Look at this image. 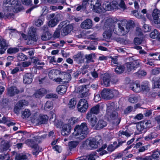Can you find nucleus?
Instances as JSON below:
<instances>
[{"instance_id":"f257e3e1","label":"nucleus","mask_w":160,"mask_h":160,"mask_svg":"<svg viewBox=\"0 0 160 160\" xmlns=\"http://www.w3.org/2000/svg\"><path fill=\"white\" fill-rule=\"evenodd\" d=\"M116 23H111L107 27V29L103 33V37L109 39L112 35V31L115 34L120 36H124L127 34L130 29L134 26V23L132 21L128 22L125 20L121 21L118 23V29L116 31L115 28Z\"/></svg>"},{"instance_id":"f03ea898","label":"nucleus","mask_w":160,"mask_h":160,"mask_svg":"<svg viewBox=\"0 0 160 160\" xmlns=\"http://www.w3.org/2000/svg\"><path fill=\"white\" fill-rule=\"evenodd\" d=\"M18 0H4L3 10L0 12V18H10L13 15V12H18L21 9L19 7Z\"/></svg>"},{"instance_id":"7ed1b4c3","label":"nucleus","mask_w":160,"mask_h":160,"mask_svg":"<svg viewBox=\"0 0 160 160\" xmlns=\"http://www.w3.org/2000/svg\"><path fill=\"white\" fill-rule=\"evenodd\" d=\"M74 131L72 134V138L82 140L86 137L88 133V128L87 124L82 123L81 125H77L74 128Z\"/></svg>"},{"instance_id":"20e7f679","label":"nucleus","mask_w":160,"mask_h":160,"mask_svg":"<svg viewBox=\"0 0 160 160\" xmlns=\"http://www.w3.org/2000/svg\"><path fill=\"white\" fill-rule=\"evenodd\" d=\"M113 104L112 103L107 105L106 117L108 119L115 120L114 123L118 125L120 122V119L118 118V113L116 111H113L114 108L113 106Z\"/></svg>"},{"instance_id":"39448f33","label":"nucleus","mask_w":160,"mask_h":160,"mask_svg":"<svg viewBox=\"0 0 160 160\" xmlns=\"http://www.w3.org/2000/svg\"><path fill=\"white\" fill-rule=\"evenodd\" d=\"M119 92L117 90L109 89H104L101 92L102 98L106 99H111L114 96H117Z\"/></svg>"},{"instance_id":"423d86ee","label":"nucleus","mask_w":160,"mask_h":160,"mask_svg":"<svg viewBox=\"0 0 160 160\" xmlns=\"http://www.w3.org/2000/svg\"><path fill=\"white\" fill-rule=\"evenodd\" d=\"M40 133L38 132H34L32 133L30 136L32 139H28L26 141V144L30 146H33L36 141L41 138V136L39 135Z\"/></svg>"},{"instance_id":"0eeeda50","label":"nucleus","mask_w":160,"mask_h":160,"mask_svg":"<svg viewBox=\"0 0 160 160\" xmlns=\"http://www.w3.org/2000/svg\"><path fill=\"white\" fill-rule=\"evenodd\" d=\"M88 103L87 101L83 98L80 99L78 104V111L81 112H86L88 107Z\"/></svg>"},{"instance_id":"6e6552de","label":"nucleus","mask_w":160,"mask_h":160,"mask_svg":"<svg viewBox=\"0 0 160 160\" xmlns=\"http://www.w3.org/2000/svg\"><path fill=\"white\" fill-rule=\"evenodd\" d=\"M159 152L158 150L152 151V154L150 156L146 157L144 158L140 157H138L136 158L137 160H158V158L159 157Z\"/></svg>"},{"instance_id":"1a4fd4ad","label":"nucleus","mask_w":160,"mask_h":160,"mask_svg":"<svg viewBox=\"0 0 160 160\" xmlns=\"http://www.w3.org/2000/svg\"><path fill=\"white\" fill-rule=\"evenodd\" d=\"M28 103V102L25 100L20 101L16 104L14 108V111L15 113L18 114L22 108L24 106H27Z\"/></svg>"},{"instance_id":"9d476101","label":"nucleus","mask_w":160,"mask_h":160,"mask_svg":"<svg viewBox=\"0 0 160 160\" xmlns=\"http://www.w3.org/2000/svg\"><path fill=\"white\" fill-rule=\"evenodd\" d=\"M91 5L93 6V9L96 12L101 11V6L100 0H91Z\"/></svg>"},{"instance_id":"9b49d317","label":"nucleus","mask_w":160,"mask_h":160,"mask_svg":"<svg viewBox=\"0 0 160 160\" xmlns=\"http://www.w3.org/2000/svg\"><path fill=\"white\" fill-rule=\"evenodd\" d=\"M87 114L86 118L90 123L92 127H94L96 128V126L97 123V119L96 116L94 115Z\"/></svg>"},{"instance_id":"f8f14e48","label":"nucleus","mask_w":160,"mask_h":160,"mask_svg":"<svg viewBox=\"0 0 160 160\" xmlns=\"http://www.w3.org/2000/svg\"><path fill=\"white\" fill-rule=\"evenodd\" d=\"M85 143L87 145H88V147H89V148L90 149H96L98 146V142L94 138L87 139L85 142Z\"/></svg>"},{"instance_id":"ddd939ff","label":"nucleus","mask_w":160,"mask_h":160,"mask_svg":"<svg viewBox=\"0 0 160 160\" xmlns=\"http://www.w3.org/2000/svg\"><path fill=\"white\" fill-rule=\"evenodd\" d=\"M125 65L128 72L132 71L138 67L139 66V63L138 61H133L132 62H128L126 63Z\"/></svg>"},{"instance_id":"4468645a","label":"nucleus","mask_w":160,"mask_h":160,"mask_svg":"<svg viewBox=\"0 0 160 160\" xmlns=\"http://www.w3.org/2000/svg\"><path fill=\"white\" fill-rule=\"evenodd\" d=\"M92 26V21L90 19H87L84 20L81 24V28L84 29H88Z\"/></svg>"},{"instance_id":"2eb2a0df","label":"nucleus","mask_w":160,"mask_h":160,"mask_svg":"<svg viewBox=\"0 0 160 160\" xmlns=\"http://www.w3.org/2000/svg\"><path fill=\"white\" fill-rule=\"evenodd\" d=\"M71 126L67 124H63L62 127L61 134L63 136L68 135L71 132Z\"/></svg>"},{"instance_id":"dca6fc26","label":"nucleus","mask_w":160,"mask_h":160,"mask_svg":"<svg viewBox=\"0 0 160 160\" xmlns=\"http://www.w3.org/2000/svg\"><path fill=\"white\" fill-rule=\"evenodd\" d=\"M35 29L33 27H31L28 29L29 39L36 42L38 38L35 34Z\"/></svg>"},{"instance_id":"f3484780","label":"nucleus","mask_w":160,"mask_h":160,"mask_svg":"<svg viewBox=\"0 0 160 160\" xmlns=\"http://www.w3.org/2000/svg\"><path fill=\"white\" fill-rule=\"evenodd\" d=\"M153 21L156 24L160 23V11L157 9H155L152 14Z\"/></svg>"},{"instance_id":"a211bd4d","label":"nucleus","mask_w":160,"mask_h":160,"mask_svg":"<svg viewBox=\"0 0 160 160\" xmlns=\"http://www.w3.org/2000/svg\"><path fill=\"white\" fill-rule=\"evenodd\" d=\"M60 15L57 14L55 15L54 18L52 19L49 21L48 26L50 27H53L56 26L59 22Z\"/></svg>"},{"instance_id":"6ab92c4d","label":"nucleus","mask_w":160,"mask_h":160,"mask_svg":"<svg viewBox=\"0 0 160 160\" xmlns=\"http://www.w3.org/2000/svg\"><path fill=\"white\" fill-rule=\"evenodd\" d=\"M47 93L46 90L43 88H41L36 91L33 94V96L37 98L42 97Z\"/></svg>"},{"instance_id":"aec40b11","label":"nucleus","mask_w":160,"mask_h":160,"mask_svg":"<svg viewBox=\"0 0 160 160\" xmlns=\"http://www.w3.org/2000/svg\"><path fill=\"white\" fill-rule=\"evenodd\" d=\"M8 45L6 40L3 39H0V54H3L7 48Z\"/></svg>"},{"instance_id":"412c9836","label":"nucleus","mask_w":160,"mask_h":160,"mask_svg":"<svg viewBox=\"0 0 160 160\" xmlns=\"http://www.w3.org/2000/svg\"><path fill=\"white\" fill-rule=\"evenodd\" d=\"M33 76L30 73L25 74L23 77V81L26 84L31 83L32 81Z\"/></svg>"},{"instance_id":"4be33fe9","label":"nucleus","mask_w":160,"mask_h":160,"mask_svg":"<svg viewBox=\"0 0 160 160\" xmlns=\"http://www.w3.org/2000/svg\"><path fill=\"white\" fill-rule=\"evenodd\" d=\"M19 90L15 87H11L8 89V95L10 96H12L18 94Z\"/></svg>"},{"instance_id":"5701e85b","label":"nucleus","mask_w":160,"mask_h":160,"mask_svg":"<svg viewBox=\"0 0 160 160\" xmlns=\"http://www.w3.org/2000/svg\"><path fill=\"white\" fill-rule=\"evenodd\" d=\"M60 73V71L56 69H52L50 70L48 72V76L51 79H55V78L57 75Z\"/></svg>"},{"instance_id":"b1692460","label":"nucleus","mask_w":160,"mask_h":160,"mask_svg":"<svg viewBox=\"0 0 160 160\" xmlns=\"http://www.w3.org/2000/svg\"><path fill=\"white\" fill-rule=\"evenodd\" d=\"M72 26L68 25L64 27L61 31V34L62 36L67 35L70 33L72 30Z\"/></svg>"},{"instance_id":"393cba45","label":"nucleus","mask_w":160,"mask_h":160,"mask_svg":"<svg viewBox=\"0 0 160 160\" xmlns=\"http://www.w3.org/2000/svg\"><path fill=\"white\" fill-rule=\"evenodd\" d=\"M10 146V144L8 142L2 140L1 143L0 149L2 151L8 150Z\"/></svg>"},{"instance_id":"a878e982","label":"nucleus","mask_w":160,"mask_h":160,"mask_svg":"<svg viewBox=\"0 0 160 160\" xmlns=\"http://www.w3.org/2000/svg\"><path fill=\"white\" fill-rule=\"evenodd\" d=\"M141 90L143 92H148L150 90L149 85L147 81H144L141 85Z\"/></svg>"},{"instance_id":"bb28decb","label":"nucleus","mask_w":160,"mask_h":160,"mask_svg":"<svg viewBox=\"0 0 160 160\" xmlns=\"http://www.w3.org/2000/svg\"><path fill=\"white\" fill-rule=\"evenodd\" d=\"M48 119V117L47 115L41 116L37 120H36V122L38 124H44L47 122Z\"/></svg>"},{"instance_id":"cd10ccee","label":"nucleus","mask_w":160,"mask_h":160,"mask_svg":"<svg viewBox=\"0 0 160 160\" xmlns=\"http://www.w3.org/2000/svg\"><path fill=\"white\" fill-rule=\"evenodd\" d=\"M110 76L108 74H105L103 75V84L106 87L110 86Z\"/></svg>"},{"instance_id":"c85d7f7f","label":"nucleus","mask_w":160,"mask_h":160,"mask_svg":"<svg viewBox=\"0 0 160 160\" xmlns=\"http://www.w3.org/2000/svg\"><path fill=\"white\" fill-rule=\"evenodd\" d=\"M107 124V122L101 119L99 120L96 126V129H99L102 128L106 127Z\"/></svg>"},{"instance_id":"c756f323","label":"nucleus","mask_w":160,"mask_h":160,"mask_svg":"<svg viewBox=\"0 0 160 160\" xmlns=\"http://www.w3.org/2000/svg\"><path fill=\"white\" fill-rule=\"evenodd\" d=\"M67 88L64 85H59L57 88L56 91L59 94H62L67 91Z\"/></svg>"},{"instance_id":"7c9ffc66","label":"nucleus","mask_w":160,"mask_h":160,"mask_svg":"<svg viewBox=\"0 0 160 160\" xmlns=\"http://www.w3.org/2000/svg\"><path fill=\"white\" fill-rule=\"evenodd\" d=\"M152 88H160V78H154L152 80Z\"/></svg>"},{"instance_id":"2f4dec72","label":"nucleus","mask_w":160,"mask_h":160,"mask_svg":"<svg viewBox=\"0 0 160 160\" xmlns=\"http://www.w3.org/2000/svg\"><path fill=\"white\" fill-rule=\"evenodd\" d=\"M31 112L28 109H25L22 111L21 113V117L23 118H27L31 115Z\"/></svg>"},{"instance_id":"473e14b6","label":"nucleus","mask_w":160,"mask_h":160,"mask_svg":"<svg viewBox=\"0 0 160 160\" xmlns=\"http://www.w3.org/2000/svg\"><path fill=\"white\" fill-rule=\"evenodd\" d=\"M99 106L98 105H96L91 108L90 111L87 114H89L91 115L93 114H97L99 112Z\"/></svg>"},{"instance_id":"72a5a7b5","label":"nucleus","mask_w":160,"mask_h":160,"mask_svg":"<svg viewBox=\"0 0 160 160\" xmlns=\"http://www.w3.org/2000/svg\"><path fill=\"white\" fill-rule=\"evenodd\" d=\"M89 0H83L82 3L81 5L78 6L76 9L79 11L81 10H84L86 7V5Z\"/></svg>"},{"instance_id":"f704fd0d","label":"nucleus","mask_w":160,"mask_h":160,"mask_svg":"<svg viewBox=\"0 0 160 160\" xmlns=\"http://www.w3.org/2000/svg\"><path fill=\"white\" fill-rule=\"evenodd\" d=\"M2 123L6 124L8 126L14 125L15 124L14 123L11 122L9 118L5 117L2 118Z\"/></svg>"},{"instance_id":"c9c22d12","label":"nucleus","mask_w":160,"mask_h":160,"mask_svg":"<svg viewBox=\"0 0 160 160\" xmlns=\"http://www.w3.org/2000/svg\"><path fill=\"white\" fill-rule=\"evenodd\" d=\"M29 154L26 155L23 154H17L15 157L16 160H26L28 158Z\"/></svg>"},{"instance_id":"e433bc0d","label":"nucleus","mask_w":160,"mask_h":160,"mask_svg":"<svg viewBox=\"0 0 160 160\" xmlns=\"http://www.w3.org/2000/svg\"><path fill=\"white\" fill-rule=\"evenodd\" d=\"M77 120L76 118L71 117L66 120V123L67 124L71 126L75 124L77 122Z\"/></svg>"},{"instance_id":"4c0bfd02","label":"nucleus","mask_w":160,"mask_h":160,"mask_svg":"<svg viewBox=\"0 0 160 160\" xmlns=\"http://www.w3.org/2000/svg\"><path fill=\"white\" fill-rule=\"evenodd\" d=\"M157 134L155 132H151L144 137V139L149 141L157 137Z\"/></svg>"},{"instance_id":"58836bf2","label":"nucleus","mask_w":160,"mask_h":160,"mask_svg":"<svg viewBox=\"0 0 160 160\" xmlns=\"http://www.w3.org/2000/svg\"><path fill=\"white\" fill-rule=\"evenodd\" d=\"M133 86L132 88V90L134 91L138 92L141 91V87L140 85L136 82L135 83L133 84Z\"/></svg>"},{"instance_id":"ea45409f","label":"nucleus","mask_w":160,"mask_h":160,"mask_svg":"<svg viewBox=\"0 0 160 160\" xmlns=\"http://www.w3.org/2000/svg\"><path fill=\"white\" fill-rule=\"evenodd\" d=\"M103 8L106 10L110 11L112 10L110 2L105 1L103 5Z\"/></svg>"},{"instance_id":"a19ab883","label":"nucleus","mask_w":160,"mask_h":160,"mask_svg":"<svg viewBox=\"0 0 160 160\" xmlns=\"http://www.w3.org/2000/svg\"><path fill=\"white\" fill-rule=\"evenodd\" d=\"M78 92L79 93H82L83 94L88 95V93L87 92L88 90H87L86 87L85 86H80L78 88Z\"/></svg>"},{"instance_id":"79ce46f5","label":"nucleus","mask_w":160,"mask_h":160,"mask_svg":"<svg viewBox=\"0 0 160 160\" xmlns=\"http://www.w3.org/2000/svg\"><path fill=\"white\" fill-rule=\"evenodd\" d=\"M78 144V141H71L68 143V147L69 149L71 150L73 148H75Z\"/></svg>"},{"instance_id":"37998d69","label":"nucleus","mask_w":160,"mask_h":160,"mask_svg":"<svg viewBox=\"0 0 160 160\" xmlns=\"http://www.w3.org/2000/svg\"><path fill=\"white\" fill-rule=\"evenodd\" d=\"M137 128L138 131L141 132L144 129H146V127L144 126V124L142 122L138 123L137 125Z\"/></svg>"},{"instance_id":"c03bdc74","label":"nucleus","mask_w":160,"mask_h":160,"mask_svg":"<svg viewBox=\"0 0 160 160\" xmlns=\"http://www.w3.org/2000/svg\"><path fill=\"white\" fill-rule=\"evenodd\" d=\"M62 75L64 76L63 79L64 82H68L70 81L71 78V75L68 73H65L62 74Z\"/></svg>"},{"instance_id":"a18cd8bd","label":"nucleus","mask_w":160,"mask_h":160,"mask_svg":"<svg viewBox=\"0 0 160 160\" xmlns=\"http://www.w3.org/2000/svg\"><path fill=\"white\" fill-rule=\"evenodd\" d=\"M74 58V60L78 63H82L83 62V60L82 58V57L80 54L78 53L75 56Z\"/></svg>"},{"instance_id":"49530a36","label":"nucleus","mask_w":160,"mask_h":160,"mask_svg":"<svg viewBox=\"0 0 160 160\" xmlns=\"http://www.w3.org/2000/svg\"><path fill=\"white\" fill-rule=\"evenodd\" d=\"M42 10L41 11V15L44 16L46 15L48 12V7L45 6L41 7Z\"/></svg>"},{"instance_id":"de8ad7c7","label":"nucleus","mask_w":160,"mask_h":160,"mask_svg":"<svg viewBox=\"0 0 160 160\" xmlns=\"http://www.w3.org/2000/svg\"><path fill=\"white\" fill-rule=\"evenodd\" d=\"M125 70V67L122 66H120L117 67L115 70V72L118 74H120L123 72Z\"/></svg>"},{"instance_id":"09e8293b","label":"nucleus","mask_w":160,"mask_h":160,"mask_svg":"<svg viewBox=\"0 0 160 160\" xmlns=\"http://www.w3.org/2000/svg\"><path fill=\"white\" fill-rule=\"evenodd\" d=\"M51 37L50 34L48 32H47L42 36L41 39L43 40L46 41L49 39Z\"/></svg>"},{"instance_id":"8fccbe9b","label":"nucleus","mask_w":160,"mask_h":160,"mask_svg":"<svg viewBox=\"0 0 160 160\" xmlns=\"http://www.w3.org/2000/svg\"><path fill=\"white\" fill-rule=\"evenodd\" d=\"M98 158L96 152H93L87 157L88 160H95Z\"/></svg>"},{"instance_id":"3c124183","label":"nucleus","mask_w":160,"mask_h":160,"mask_svg":"<svg viewBox=\"0 0 160 160\" xmlns=\"http://www.w3.org/2000/svg\"><path fill=\"white\" fill-rule=\"evenodd\" d=\"M125 152H123L122 153H119L115 156V159L117 160L120 159V160H125L126 158L125 157Z\"/></svg>"},{"instance_id":"603ef678","label":"nucleus","mask_w":160,"mask_h":160,"mask_svg":"<svg viewBox=\"0 0 160 160\" xmlns=\"http://www.w3.org/2000/svg\"><path fill=\"white\" fill-rule=\"evenodd\" d=\"M19 51L18 48H9L7 52L8 53H14L18 52Z\"/></svg>"},{"instance_id":"864d4df0","label":"nucleus","mask_w":160,"mask_h":160,"mask_svg":"<svg viewBox=\"0 0 160 160\" xmlns=\"http://www.w3.org/2000/svg\"><path fill=\"white\" fill-rule=\"evenodd\" d=\"M52 103L50 101H48L45 104L44 106V109L47 110L48 109H51L52 107Z\"/></svg>"},{"instance_id":"5fc2aeb1","label":"nucleus","mask_w":160,"mask_h":160,"mask_svg":"<svg viewBox=\"0 0 160 160\" xmlns=\"http://www.w3.org/2000/svg\"><path fill=\"white\" fill-rule=\"evenodd\" d=\"M76 102L74 98L70 100L68 105L70 108H73L75 106Z\"/></svg>"},{"instance_id":"6e6d98bb","label":"nucleus","mask_w":160,"mask_h":160,"mask_svg":"<svg viewBox=\"0 0 160 160\" xmlns=\"http://www.w3.org/2000/svg\"><path fill=\"white\" fill-rule=\"evenodd\" d=\"M112 10L116 9L118 6V2L116 0H113L110 2Z\"/></svg>"},{"instance_id":"4d7b16f0","label":"nucleus","mask_w":160,"mask_h":160,"mask_svg":"<svg viewBox=\"0 0 160 160\" xmlns=\"http://www.w3.org/2000/svg\"><path fill=\"white\" fill-rule=\"evenodd\" d=\"M17 58L19 61H23L26 59V57L22 53H19L17 56Z\"/></svg>"},{"instance_id":"13d9d810","label":"nucleus","mask_w":160,"mask_h":160,"mask_svg":"<svg viewBox=\"0 0 160 160\" xmlns=\"http://www.w3.org/2000/svg\"><path fill=\"white\" fill-rule=\"evenodd\" d=\"M158 32L157 30L155 29L150 34V37L152 38H156L158 37Z\"/></svg>"},{"instance_id":"bf43d9fd","label":"nucleus","mask_w":160,"mask_h":160,"mask_svg":"<svg viewBox=\"0 0 160 160\" xmlns=\"http://www.w3.org/2000/svg\"><path fill=\"white\" fill-rule=\"evenodd\" d=\"M106 147L107 145L106 144H104L102 146L101 148H99V150H98L97 151L98 152L102 151V152L100 153V154L102 155L105 154L107 153V152L104 150L106 148Z\"/></svg>"},{"instance_id":"052dcab7","label":"nucleus","mask_w":160,"mask_h":160,"mask_svg":"<svg viewBox=\"0 0 160 160\" xmlns=\"http://www.w3.org/2000/svg\"><path fill=\"white\" fill-rule=\"evenodd\" d=\"M138 100L137 97L132 96L130 97L129 98L128 100L129 102L131 103H134L137 102Z\"/></svg>"},{"instance_id":"680f3d73","label":"nucleus","mask_w":160,"mask_h":160,"mask_svg":"<svg viewBox=\"0 0 160 160\" xmlns=\"http://www.w3.org/2000/svg\"><path fill=\"white\" fill-rule=\"evenodd\" d=\"M132 12L134 16L138 18H141L142 17V15L140 13L138 12L137 11L135 10L132 11Z\"/></svg>"},{"instance_id":"e2e57ef3","label":"nucleus","mask_w":160,"mask_h":160,"mask_svg":"<svg viewBox=\"0 0 160 160\" xmlns=\"http://www.w3.org/2000/svg\"><path fill=\"white\" fill-rule=\"evenodd\" d=\"M7 31L9 32L10 34L12 35L15 34L17 31L15 29H12L11 27H8V28L7 29Z\"/></svg>"},{"instance_id":"0e129e2a","label":"nucleus","mask_w":160,"mask_h":160,"mask_svg":"<svg viewBox=\"0 0 160 160\" xmlns=\"http://www.w3.org/2000/svg\"><path fill=\"white\" fill-rule=\"evenodd\" d=\"M146 72L143 70H139L136 73V74L138 77L145 76L146 75Z\"/></svg>"},{"instance_id":"69168bd1","label":"nucleus","mask_w":160,"mask_h":160,"mask_svg":"<svg viewBox=\"0 0 160 160\" xmlns=\"http://www.w3.org/2000/svg\"><path fill=\"white\" fill-rule=\"evenodd\" d=\"M43 20L40 19H38L35 22L36 25L38 27L41 26L43 24Z\"/></svg>"},{"instance_id":"338daca9","label":"nucleus","mask_w":160,"mask_h":160,"mask_svg":"<svg viewBox=\"0 0 160 160\" xmlns=\"http://www.w3.org/2000/svg\"><path fill=\"white\" fill-rule=\"evenodd\" d=\"M22 3L25 5L28 6L32 2V0H21Z\"/></svg>"},{"instance_id":"774afa93","label":"nucleus","mask_w":160,"mask_h":160,"mask_svg":"<svg viewBox=\"0 0 160 160\" xmlns=\"http://www.w3.org/2000/svg\"><path fill=\"white\" fill-rule=\"evenodd\" d=\"M151 28L148 25L144 24L143 26V30L144 32H149L151 30Z\"/></svg>"}]
</instances>
